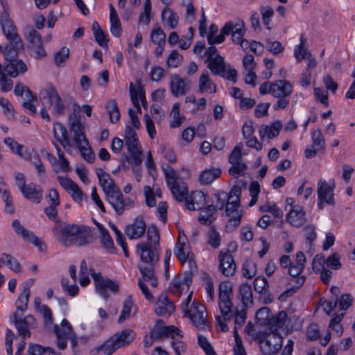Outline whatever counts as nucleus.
<instances>
[{
    "instance_id": "1",
    "label": "nucleus",
    "mask_w": 355,
    "mask_h": 355,
    "mask_svg": "<svg viewBox=\"0 0 355 355\" xmlns=\"http://www.w3.org/2000/svg\"><path fill=\"white\" fill-rule=\"evenodd\" d=\"M218 307L221 315L216 316L220 329L223 331H228L226 324L234 316L235 327L234 329V336H239L238 329L241 328L246 320V313L244 310H234L232 299L233 296L232 284L230 281L223 282L218 288Z\"/></svg>"
},
{
    "instance_id": "2",
    "label": "nucleus",
    "mask_w": 355,
    "mask_h": 355,
    "mask_svg": "<svg viewBox=\"0 0 355 355\" xmlns=\"http://www.w3.org/2000/svg\"><path fill=\"white\" fill-rule=\"evenodd\" d=\"M53 233L60 243L65 247L83 246L92 242L93 237L89 227L75 224H66L55 220Z\"/></svg>"
},
{
    "instance_id": "3",
    "label": "nucleus",
    "mask_w": 355,
    "mask_h": 355,
    "mask_svg": "<svg viewBox=\"0 0 355 355\" xmlns=\"http://www.w3.org/2000/svg\"><path fill=\"white\" fill-rule=\"evenodd\" d=\"M148 240L137 245V252L140 257V264L155 266L159 261V234L155 227L147 231Z\"/></svg>"
},
{
    "instance_id": "4",
    "label": "nucleus",
    "mask_w": 355,
    "mask_h": 355,
    "mask_svg": "<svg viewBox=\"0 0 355 355\" xmlns=\"http://www.w3.org/2000/svg\"><path fill=\"white\" fill-rule=\"evenodd\" d=\"M125 143L130 155L128 161L134 165L132 168L136 172L137 167L143 162V152L135 130L129 125H127L125 128Z\"/></svg>"
},
{
    "instance_id": "5",
    "label": "nucleus",
    "mask_w": 355,
    "mask_h": 355,
    "mask_svg": "<svg viewBox=\"0 0 355 355\" xmlns=\"http://www.w3.org/2000/svg\"><path fill=\"white\" fill-rule=\"evenodd\" d=\"M166 181L174 198L179 201H184L188 196L187 184L178 176L175 171L170 166L162 167Z\"/></svg>"
},
{
    "instance_id": "6",
    "label": "nucleus",
    "mask_w": 355,
    "mask_h": 355,
    "mask_svg": "<svg viewBox=\"0 0 355 355\" xmlns=\"http://www.w3.org/2000/svg\"><path fill=\"white\" fill-rule=\"evenodd\" d=\"M135 338V334L132 330H124L115 334L107 340L100 348L101 355H112L116 349L125 347L131 343Z\"/></svg>"
},
{
    "instance_id": "7",
    "label": "nucleus",
    "mask_w": 355,
    "mask_h": 355,
    "mask_svg": "<svg viewBox=\"0 0 355 355\" xmlns=\"http://www.w3.org/2000/svg\"><path fill=\"white\" fill-rule=\"evenodd\" d=\"M184 313L198 329L204 330L209 327L206 309L202 304L193 300L189 308H184Z\"/></svg>"
},
{
    "instance_id": "8",
    "label": "nucleus",
    "mask_w": 355,
    "mask_h": 355,
    "mask_svg": "<svg viewBox=\"0 0 355 355\" xmlns=\"http://www.w3.org/2000/svg\"><path fill=\"white\" fill-rule=\"evenodd\" d=\"M336 187L334 180H329V182L324 179H320L317 183L318 207L322 210L324 203L334 205L335 204L334 189Z\"/></svg>"
},
{
    "instance_id": "9",
    "label": "nucleus",
    "mask_w": 355,
    "mask_h": 355,
    "mask_svg": "<svg viewBox=\"0 0 355 355\" xmlns=\"http://www.w3.org/2000/svg\"><path fill=\"white\" fill-rule=\"evenodd\" d=\"M55 332L58 338V347L60 349H64L67 347V341L69 340L73 350L75 352L77 347L76 337L73 331L70 323L67 319H63L61 326H55Z\"/></svg>"
},
{
    "instance_id": "10",
    "label": "nucleus",
    "mask_w": 355,
    "mask_h": 355,
    "mask_svg": "<svg viewBox=\"0 0 355 355\" xmlns=\"http://www.w3.org/2000/svg\"><path fill=\"white\" fill-rule=\"evenodd\" d=\"M3 32L10 42H14L17 47L23 48L24 44L21 37L18 35L17 28L10 17V14L2 12L0 17Z\"/></svg>"
},
{
    "instance_id": "11",
    "label": "nucleus",
    "mask_w": 355,
    "mask_h": 355,
    "mask_svg": "<svg viewBox=\"0 0 355 355\" xmlns=\"http://www.w3.org/2000/svg\"><path fill=\"white\" fill-rule=\"evenodd\" d=\"M106 200L118 215H122L125 211L135 206V202L130 198L125 197L120 189L107 197Z\"/></svg>"
},
{
    "instance_id": "12",
    "label": "nucleus",
    "mask_w": 355,
    "mask_h": 355,
    "mask_svg": "<svg viewBox=\"0 0 355 355\" xmlns=\"http://www.w3.org/2000/svg\"><path fill=\"white\" fill-rule=\"evenodd\" d=\"M60 95L57 88L52 84H49L43 87L40 92V99L44 107L41 110V116L47 122L51 121V117L46 110V106Z\"/></svg>"
},
{
    "instance_id": "13",
    "label": "nucleus",
    "mask_w": 355,
    "mask_h": 355,
    "mask_svg": "<svg viewBox=\"0 0 355 355\" xmlns=\"http://www.w3.org/2000/svg\"><path fill=\"white\" fill-rule=\"evenodd\" d=\"M92 277L95 282V286L97 292L103 297H108L109 295L107 291L109 289L112 293H117L119 289V285L116 282L112 281L108 278H104L100 274H93Z\"/></svg>"
},
{
    "instance_id": "14",
    "label": "nucleus",
    "mask_w": 355,
    "mask_h": 355,
    "mask_svg": "<svg viewBox=\"0 0 355 355\" xmlns=\"http://www.w3.org/2000/svg\"><path fill=\"white\" fill-rule=\"evenodd\" d=\"M283 338L278 334L270 333L266 342L261 345V350L265 355L277 353L282 347Z\"/></svg>"
},
{
    "instance_id": "15",
    "label": "nucleus",
    "mask_w": 355,
    "mask_h": 355,
    "mask_svg": "<svg viewBox=\"0 0 355 355\" xmlns=\"http://www.w3.org/2000/svg\"><path fill=\"white\" fill-rule=\"evenodd\" d=\"M220 272L226 277L234 275L236 272V263L229 250H222L218 256Z\"/></svg>"
},
{
    "instance_id": "16",
    "label": "nucleus",
    "mask_w": 355,
    "mask_h": 355,
    "mask_svg": "<svg viewBox=\"0 0 355 355\" xmlns=\"http://www.w3.org/2000/svg\"><path fill=\"white\" fill-rule=\"evenodd\" d=\"M12 227L15 232L20 236L25 241L32 243L35 246L42 248L44 245L43 241L36 236L33 232L26 230L17 219H15L12 223Z\"/></svg>"
},
{
    "instance_id": "17",
    "label": "nucleus",
    "mask_w": 355,
    "mask_h": 355,
    "mask_svg": "<svg viewBox=\"0 0 355 355\" xmlns=\"http://www.w3.org/2000/svg\"><path fill=\"white\" fill-rule=\"evenodd\" d=\"M175 311L174 304L168 299L166 293H162L155 304V312L158 316H169Z\"/></svg>"
},
{
    "instance_id": "18",
    "label": "nucleus",
    "mask_w": 355,
    "mask_h": 355,
    "mask_svg": "<svg viewBox=\"0 0 355 355\" xmlns=\"http://www.w3.org/2000/svg\"><path fill=\"white\" fill-rule=\"evenodd\" d=\"M170 89L171 94L175 96L184 95L189 89L190 81L188 79L182 78L178 74L171 76L170 80Z\"/></svg>"
},
{
    "instance_id": "19",
    "label": "nucleus",
    "mask_w": 355,
    "mask_h": 355,
    "mask_svg": "<svg viewBox=\"0 0 355 355\" xmlns=\"http://www.w3.org/2000/svg\"><path fill=\"white\" fill-rule=\"evenodd\" d=\"M146 230V224L142 216H139L126 226L125 233L130 239L141 238Z\"/></svg>"
},
{
    "instance_id": "20",
    "label": "nucleus",
    "mask_w": 355,
    "mask_h": 355,
    "mask_svg": "<svg viewBox=\"0 0 355 355\" xmlns=\"http://www.w3.org/2000/svg\"><path fill=\"white\" fill-rule=\"evenodd\" d=\"M174 254L181 262L184 264L189 257L190 247L187 238L184 233H180L177 243L174 248Z\"/></svg>"
},
{
    "instance_id": "21",
    "label": "nucleus",
    "mask_w": 355,
    "mask_h": 355,
    "mask_svg": "<svg viewBox=\"0 0 355 355\" xmlns=\"http://www.w3.org/2000/svg\"><path fill=\"white\" fill-rule=\"evenodd\" d=\"M96 173L106 198L119 189L114 180L103 169L97 168Z\"/></svg>"
},
{
    "instance_id": "22",
    "label": "nucleus",
    "mask_w": 355,
    "mask_h": 355,
    "mask_svg": "<svg viewBox=\"0 0 355 355\" xmlns=\"http://www.w3.org/2000/svg\"><path fill=\"white\" fill-rule=\"evenodd\" d=\"M13 318L18 334L24 338L30 337L31 335L30 326L35 322L34 317L32 315H28L24 318H20L17 313H14Z\"/></svg>"
},
{
    "instance_id": "23",
    "label": "nucleus",
    "mask_w": 355,
    "mask_h": 355,
    "mask_svg": "<svg viewBox=\"0 0 355 355\" xmlns=\"http://www.w3.org/2000/svg\"><path fill=\"white\" fill-rule=\"evenodd\" d=\"M287 221L294 227H300L306 222V212L300 205L293 206L286 214Z\"/></svg>"
},
{
    "instance_id": "24",
    "label": "nucleus",
    "mask_w": 355,
    "mask_h": 355,
    "mask_svg": "<svg viewBox=\"0 0 355 355\" xmlns=\"http://www.w3.org/2000/svg\"><path fill=\"white\" fill-rule=\"evenodd\" d=\"M184 201V205L188 210L201 209L206 204V196L201 191H195L189 196H187Z\"/></svg>"
},
{
    "instance_id": "25",
    "label": "nucleus",
    "mask_w": 355,
    "mask_h": 355,
    "mask_svg": "<svg viewBox=\"0 0 355 355\" xmlns=\"http://www.w3.org/2000/svg\"><path fill=\"white\" fill-rule=\"evenodd\" d=\"M150 336L154 339H159L163 337L175 338V336L182 337L181 331L173 325L164 327H155L151 331Z\"/></svg>"
},
{
    "instance_id": "26",
    "label": "nucleus",
    "mask_w": 355,
    "mask_h": 355,
    "mask_svg": "<svg viewBox=\"0 0 355 355\" xmlns=\"http://www.w3.org/2000/svg\"><path fill=\"white\" fill-rule=\"evenodd\" d=\"M21 193L25 198L34 203L39 204L42 200L43 189L40 185L30 183L21 191Z\"/></svg>"
},
{
    "instance_id": "27",
    "label": "nucleus",
    "mask_w": 355,
    "mask_h": 355,
    "mask_svg": "<svg viewBox=\"0 0 355 355\" xmlns=\"http://www.w3.org/2000/svg\"><path fill=\"white\" fill-rule=\"evenodd\" d=\"M272 96L274 97H284L291 96L293 93L292 84L286 80H279L273 82Z\"/></svg>"
},
{
    "instance_id": "28",
    "label": "nucleus",
    "mask_w": 355,
    "mask_h": 355,
    "mask_svg": "<svg viewBox=\"0 0 355 355\" xmlns=\"http://www.w3.org/2000/svg\"><path fill=\"white\" fill-rule=\"evenodd\" d=\"M53 135L57 142L64 148L71 146L67 128L60 123H55L53 126Z\"/></svg>"
},
{
    "instance_id": "29",
    "label": "nucleus",
    "mask_w": 355,
    "mask_h": 355,
    "mask_svg": "<svg viewBox=\"0 0 355 355\" xmlns=\"http://www.w3.org/2000/svg\"><path fill=\"white\" fill-rule=\"evenodd\" d=\"M130 95L131 101L135 108L139 112H141V107L139 105V100L144 109L147 107V102L146 99L145 92L141 87L135 88L134 84H130Z\"/></svg>"
},
{
    "instance_id": "30",
    "label": "nucleus",
    "mask_w": 355,
    "mask_h": 355,
    "mask_svg": "<svg viewBox=\"0 0 355 355\" xmlns=\"http://www.w3.org/2000/svg\"><path fill=\"white\" fill-rule=\"evenodd\" d=\"M3 71L10 76L15 78L20 73H25L27 71V67L23 61L17 59L5 62Z\"/></svg>"
},
{
    "instance_id": "31",
    "label": "nucleus",
    "mask_w": 355,
    "mask_h": 355,
    "mask_svg": "<svg viewBox=\"0 0 355 355\" xmlns=\"http://www.w3.org/2000/svg\"><path fill=\"white\" fill-rule=\"evenodd\" d=\"M302 270V266H297L293 263L291 265L288 269V273L293 277L291 280V284L296 290L301 288L305 282V276L300 275Z\"/></svg>"
},
{
    "instance_id": "32",
    "label": "nucleus",
    "mask_w": 355,
    "mask_h": 355,
    "mask_svg": "<svg viewBox=\"0 0 355 355\" xmlns=\"http://www.w3.org/2000/svg\"><path fill=\"white\" fill-rule=\"evenodd\" d=\"M4 143L9 146L11 151L24 159H28L30 157V151L23 145L10 137L4 139Z\"/></svg>"
},
{
    "instance_id": "33",
    "label": "nucleus",
    "mask_w": 355,
    "mask_h": 355,
    "mask_svg": "<svg viewBox=\"0 0 355 355\" xmlns=\"http://www.w3.org/2000/svg\"><path fill=\"white\" fill-rule=\"evenodd\" d=\"M155 266L139 264L138 268L142 275L143 281L149 282L152 287L157 286V279L155 274Z\"/></svg>"
},
{
    "instance_id": "34",
    "label": "nucleus",
    "mask_w": 355,
    "mask_h": 355,
    "mask_svg": "<svg viewBox=\"0 0 355 355\" xmlns=\"http://www.w3.org/2000/svg\"><path fill=\"white\" fill-rule=\"evenodd\" d=\"M282 128L280 121H275L270 125H262L259 127V133L261 139L267 137L269 139L277 137Z\"/></svg>"
},
{
    "instance_id": "35",
    "label": "nucleus",
    "mask_w": 355,
    "mask_h": 355,
    "mask_svg": "<svg viewBox=\"0 0 355 355\" xmlns=\"http://www.w3.org/2000/svg\"><path fill=\"white\" fill-rule=\"evenodd\" d=\"M162 21L166 24L170 28H175L179 23V16L177 12L173 11L168 6H166L162 11L161 14Z\"/></svg>"
},
{
    "instance_id": "36",
    "label": "nucleus",
    "mask_w": 355,
    "mask_h": 355,
    "mask_svg": "<svg viewBox=\"0 0 355 355\" xmlns=\"http://www.w3.org/2000/svg\"><path fill=\"white\" fill-rule=\"evenodd\" d=\"M96 225L101 233L100 239L103 248L108 253L114 254L115 252L114 242L107 230L103 227V225L97 222L96 223Z\"/></svg>"
},
{
    "instance_id": "37",
    "label": "nucleus",
    "mask_w": 355,
    "mask_h": 355,
    "mask_svg": "<svg viewBox=\"0 0 355 355\" xmlns=\"http://www.w3.org/2000/svg\"><path fill=\"white\" fill-rule=\"evenodd\" d=\"M199 90L201 93H216V86L210 78L208 71H204L199 78Z\"/></svg>"
},
{
    "instance_id": "38",
    "label": "nucleus",
    "mask_w": 355,
    "mask_h": 355,
    "mask_svg": "<svg viewBox=\"0 0 355 355\" xmlns=\"http://www.w3.org/2000/svg\"><path fill=\"white\" fill-rule=\"evenodd\" d=\"M110 19L111 33L114 37H119L122 33L121 24L118 14L112 4L110 5Z\"/></svg>"
},
{
    "instance_id": "39",
    "label": "nucleus",
    "mask_w": 355,
    "mask_h": 355,
    "mask_svg": "<svg viewBox=\"0 0 355 355\" xmlns=\"http://www.w3.org/2000/svg\"><path fill=\"white\" fill-rule=\"evenodd\" d=\"M191 282V278H187L183 280L180 278H174L171 282L170 291L174 295L180 296L184 289H189Z\"/></svg>"
},
{
    "instance_id": "40",
    "label": "nucleus",
    "mask_w": 355,
    "mask_h": 355,
    "mask_svg": "<svg viewBox=\"0 0 355 355\" xmlns=\"http://www.w3.org/2000/svg\"><path fill=\"white\" fill-rule=\"evenodd\" d=\"M300 41V44L295 46L294 49V57L295 58L297 62H300L302 60L309 58L311 55L310 51L305 47L306 38L304 35H301Z\"/></svg>"
},
{
    "instance_id": "41",
    "label": "nucleus",
    "mask_w": 355,
    "mask_h": 355,
    "mask_svg": "<svg viewBox=\"0 0 355 355\" xmlns=\"http://www.w3.org/2000/svg\"><path fill=\"white\" fill-rule=\"evenodd\" d=\"M221 174V170L219 168H210L203 171L199 178V181L202 184H209L218 178Z\"/></svg>"
},
{
    "instance_id": "42",
    "label": "nucleus",
    "mask_w": 355,
    "mask_h": 355,
    "mask_svg": "<svg viewBox=\"0 0 355 355\" xmlns=\"http://www.w3.org/2000/svg\"><path fill=\"white\" fill-rule=\"evenodd\" d=\"M216 219L215 207L214 205H208L200 211L198 221L202 224L209 225Z\"/></svg>"
},
{
    "instance_id": "43",
    "label": "nucleus",
    "mask_w": 355,
    "mask_h": 355,
    "mask_svg": "<svg viewBox=\"0 0 355 355\" xmlns=\"http://www.w3.org/2000/svg\"><path fill=\"white\" fill-rule=\"evenodd\" d=\"M232 21L227 22L220 30V33L218 36L214 35L208 36V43L211 45L214 44H220L225 40L226 35L230 34L232 31Z\"/></svg>"
},
{
    "instance_id": "44",
    "label": "nucleus",
    "mask_w": 355,
    "mask_h": 355,
    "mask_svg": "<svg viewBox=\"0 0 355 355\" xmlns=\"http://www.w3.org/2000/svg\"><path fill=\"white\" fill-rule=\"evenodd\" d=\"M287 318L286 312L284 311L279 312L277 315L270 319L268 324L270 326V329L272 331H277L278 329L283 328L287 321Z\"/></svg>"
},
{
    "instance_id": "45",
    "label": "nucleus",
    "mask_w": 355,
    "mask_h": 355,
    "mask_svg": "<svg viewBox=\"0 0 355 355\" xmlns=\"http://www.w3.org/2000/svg\"><path fill=\"white\" fill-rule=\"evenodd\" d=\"M133 306L134 303L132 296H127L123 302V308L118 319L119 323H123L124 321H125L130 317L131 311Z\"/></svg>"
},
{
    "instance_id": "46",
    "label": "nucleus",
    "mask_w": 355,
    "mask_h": 355,
    "mask_svg": "<svg viewBox=\"0 0 355 355\" xmlns=\"http://www.w3.org/2000/svg\"><path fill=\"white\" fill-rule=\"evenodd\" d=\"M207 67L214 74L218 75L224 71L225 64L224 62V59L222 56H215L214 58H211L210 59L207 60Z\"/></svg>"
},
{
    "instance_id": "47",
    "label": "nucleus",
    "mask_w": 355,
    "mask_h": 355,
    "mask_svg": "<svg viewBox=\"0 0 355 355\" xmlns=\"http://www.w3.org/2000/svg\"><path fill=\"white\" fill-rule=\"evenodd\" d=\"M239 295L244 306H248L253 304L252 291L248 284H243L240 286Z\"/></svg>"
},
{
    "instance_id": "48",
    "label": "nucleus",
    "mask_w": 355,
    "mask_h": 355,
    "mask_svg": "<svg viewBox=\"0 0 355 355\" xmlns=\"http://www.w3.org/2000/svg\"><path fill=\"white\" fill-rule=\"evenodd\" d=\"M311 136L313 143V148L318 150H322L326 147L324 138L320 128H314L311 132Z\"/></svg>"
},
{
    "instance_id": "49",
    "label": "nucleus",
    "mask_w": 355,
    "mask_h": 355,
    "mask_svg": "<svg viewBox=\"0 0 355 355\" xmlns=\"http://www.w3.org/2000/svg\"><path fill=\"white\" fill-rule=\"evenodd\" d=\"M23 48L17 47V44L14 42H10L6 45L2 51V53L5 58V62L18 59V51Z\"/></svg>"
},
{
    "instance_id": "50",
    "label": "nucleus",
    "mask_w": 355,
    "mask_h": 355,
    "mask_svg": "<svg viewBox=\"0 0 355 355\" xmlns=\"http://www.w3.org/2000/svg\"><path fill=\"white\" fill-rule=\"evenodd\" d=\"M243 21L239 20L235 24L232 22V31H231L230 33L232 36V41L234 43L239 44L243 39V37L245 31Z\"/></svg>"
},
{
    "instance_id": "51",
    "label": "nucleus",
    "mask_w": 355,
    "mask_h": 355,
    "mask_svg": "<svg viewBox=\"0 0 355 355\" xmlns=\"http://www.w3.org/2000/svg\"><path fill=\"white\" fill-rule=\"evenodd\" d=\"M46 107L52 109V112L55 116H62L66 111V106L60 95L56 97Z\"/></svg>"
},
{
    "instance_id": "52",
    "label": "nucleus",
    "mask_w": 355,
    "mask_h": 355,
    "mask_svg": "<svg viewBox=\"0 0 355 355\" xmlns=\"http://www.w3.org/2000/svg\"><path fill=\"white\" fill-rule=\"evenodd\" d=\"M30 288H24L23 291L18 297L15 305L17 310L24 311L27 309L28 303L29 301Z\"/></svg>"
},
{
    "instance_id": "53",
    "label": "nucleus",
    "mask_w": 355,
    "mask_h": 355,
    "mask_svg": "<svg viewBox=\"0 0 355 355\" xmlns=\"http://www.w3.org/2000/svg\"><path fill=\"white\" fill-rule=\"evenodd\" d=\"M152 11V5L150 0H145L144 5V10L140 13L139 16L138 22L139 24H144L146 25L149 24L150 21V15Z\"/></svg>"
},
{
    "instance_id": "54",
    "label": "nucleus",
    "mask_w": 355,
    "mask_h": 355,
    "mask_svg": "<svg viewBox=\"0 0 355 355\" xmlns=\"http://www.w3.org/2000/svg\"><path fill=\"white\" fill-rule=\"evenodd\" d=\"M259 209L261 212H269L275 218H282L283 217L282 211L275 203L266 202L261 205Z\"/></svg>"
},
{
    "instance_id": "55",
    "label": "nucleus",
    "mask_w": 355,
    "mask_h": 355,
    "mask_svg": "<svg viewBox=\"0 0 355 355\" xmlns=\"http://www.w3.org/2000/svg\"><path fill=\"white\" fill-rule=\"evenodd\" d=\"M27 160L31 161L33 163L39 175H42L45 173L44 166L42 164L40 155L35 152L33 150L30 152V157Z\"/></svg>"
},
{
    "instance_id": "56",
    "label": "nucleus",
    "mask_w": 355,
    "mask_h": 355,
    "mask_svg": "<svg viewBox=\"0 0 355 355\" xmlns=\"http://www.w3.org/2000/svg\"><path fill=\"white\" fill-rule=\"evenodd\" d=\"M221 237L214 227H211L208 232L207 243L213 248H218L220 245Z\"/></svg>"
},
{
    "instance_id": "57",
    "label": "nucleus",
    "mask_w": 355,
    "mask_h": 355,
    "mask_svg": "<svg viewBox=\"0 0 355 355\" xmlns=\"http://www.w3.org/2000/svg\"><path fill=\"white\" fill-rule=\"evenodd\" d=\"M107 110L110 115V121L116 123L120 118V112L116 101H110L107 105Z\"/></svg>"
},
{
    "instance_id": "58",
    "label": "nucleus",
    "mask_w": 355,
    "mask_h": 355,
    "mask_svg": "<svg viewBox=\"0 0 355 355\" xmlns=\"http://www.w3.org/2000/svg\"><path fill=\"white\" fill-rule=\"evenodd\" d=\"M151 41L157 46H164L166 42V35L160 27L153 30L150 35Z\"/></svg>"
},
{
    "instance_id": "59",
    "label": "nucleus",
    "mask_w": 355,
    "mask_h": 355,
    "mask_svg": "<svg viewBox=\"0 0 355 355\" xmlns=\"http://www.w3.org/2000/svg\"><path fill=\"white\" fill-rule=\"evenodd\" d=\"M69 49L67 47H62L55 54V63L58 67H63L65 62L69 58Z\"/></svg>"
},
{
    "instance_id": "60",
    "label": "nucleus",
    "mask_w": 355,
    "mask_h": 355,
    "mask_svg": "<svg viewBox=\"0 0 355 355\" xmlns=\"http://www.w3.org/2000/svg\"><path fill=\"white\" fill-rule=\"evenodd\" d=\"M254 288L256 292L260 294L266 293L268 288V283L266 278L257 277L254 281Z\"/></svg>"
},
{
    "instance_id": "61",
    "label": "nucleus",
    "mask_w": 355,
    "mask_h": 355,
    "mask_svg": "<svg viewBox=\"0 0 355 355\" xmlns=\"http://www.w3.org/2000/svg\"><path fill=\"white\" fill-rule=\"evenodd\" d=\"M43 318L45 326H50L52 324L53 318V313L51 309L47 305L40 306V309L37 311Z\"/></svg>"
},
{
    "instance_id": "62",
    "label": "nucleus",
    "mask_w": 355,
    "mask_h": 355,
    "mask_svg": "<svg viewBox=\"0 0 355 355\" xmlns=\"http://www.w3.org/2000/svg\"><path fill=\"white\" fill-rule=\"evenodd\" d=\"M14 93L17 96H24V99H35V96H34L31 92V91L26 86L22 85L21 84H17L15 85Z\"/></svg>"
},
{
    "instance_id": "63",
    "label": "nucleus",
    "mask_w": 355,
    "mask_h": 355,
    "mask_svg": "<svg viewBox=\"0 0 355 355\" xmlns=\"http://www.w3.org/2000/svg\"><path fill=\"white\" fill-rule=\"evenodd\" d=\"M182 62V55L177 51H173L167 58L166 64L168 67L175 68Z\"/></svg>"
},
{
    "instance_id": "64",
    "label": "nucleus",
    "mask_w": 355,
    "mask_h": 355,
    "mask_svg": "<svg viewBox=\"0 0 355 355\" xmlns=\"http://www.w3.org/2000/svg\"><path fill=\"white\" fill-rule=\"evenodd\" d=\"M28 352L29 355H50L53 354V351L51 348L44 349L39 345H32L28 347Z\"/></svg>"
}]
</instances>
